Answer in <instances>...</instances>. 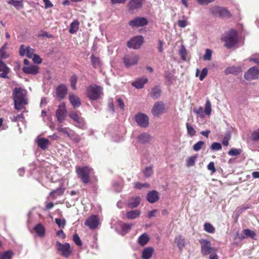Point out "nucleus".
Instances as JSON below:
<instances>
[{
  "label": "nucleus",
  "mask_w": 259,
  "mask_h": 259,
  "mask_svg": "<svg viewBox=\"0 0 259 259\" xmlns=\"http://www.w3.org/2000/svg\"><path fill=\"white\" fill-rule=\"evenodd\" d=\"M13 97L15 108L16 110H21L28 104L26 98V91L21 88H16L14 89L13 92Z\"/></svg>",
  "instance_id": "1"
},
{
  "label": "nucleus",
  "mask_w": 259,
  "mask_h": 259,
  "mask_svg": "<svg viewBox=\"0 0 259 259\" xmlns=\"http://www.w3.org/2000/svg\"><path fill=\"white\" fill-rule=\"evenodd\" d=\"M8 46V44L6 42L0 48V77L3 78H8V75L10 72V69L3 61L10 56L7 51Z\"/></svg>",
  "instance_id": "2"
},
{
  "label": "nucleus",
  "mask_w": 259,
  "mask_h": 259,
  "mask_svg": "<svg viewBox=\"0 0 259 259\" xmlns=\"http://www.w3.org/2000/svg\"><path fill=\"white\" fill-rule=\"evenodd\" d=\"M85 94L90 101H97L104 94L103 88L96 84H92L87 88Z\"/></svg>",
  "instance_id": "3"
},
{
  "label": "nucleus",
  "mask_w": 259,
  "mask_h": 259,
  "mask_svg": "<svg viewBox=\"0 0 259 259\" xmlns=\"http://www.w3.org/2000/svg\"><path fill=\"white\" fill-rule=\"evenodd\" d=\"M222 40L225 42L224 46L230 49L234 47L238 42V37L237 32L233 29L225 33L222 37Z\"/></svg>",
  "instance_id": "4"
},
{
  "label": "nucleus",
  "mask_w": 259,
  "mask_h": 259,
  "mask_svg": "<svg viewBox=\"0 0 259 259\" xmlns=\"http://www.w3.org/2000/svg\"><path fill=\"white\" fill-rule=\"evenodd\" d=\"M92 168L88 166H78L76 169V172L82 183L85 184L89 183L90 181V173L91 172Z\"/></svg>",
  "instance_id": "5"
},
{
  "label": "nucleus",
  "mask_w": 259,
  "mask_h": 259,
  "mask_svg": "<svg viewBox=\"0 0 259 259\" xmlns=\"http://www.w3.org/2000/svg\"><path fill=\"white\" fill-rule=\"evenodd\" d=\"M57 131L64 135H66L73 143H78L80 141V138L74 131L68 127H63L59 125L57 127Z\"/></svg>",
  "instance_id": "6"
},
{
  "label": "nucleus",
  "mask_w": 259,
  "mask_h": 259,
  "mask_svg": "<svg viewBox=\"0 0 259 259\" xmlns=\"http://www.w3.org/2000/svg\"><path fill=\"white\" fill-rule=\"evenodd\" d=\"M201 245V252L203 255L210 254L214 252H217V249L211 247V243L209 241L205 239H201L199 241Z\"/></svg>",
  "instance_id": "7"
},
{
  "label": "nucleus",
  "mask_w": 259,
  "mask_h": 259,
  "mask_svg": "<svg viewBox=\"0 0 259 259\" xmlns=\"http://www.w3.org/2000/svg\"><path fill=\"white\" fill-rule=\"evenodd\" d=\"M140 59L139 55L135 54H130L123 58V62L126 67H130L136 65Z\"/></svg>",
  "instance_id": "8"
},
{
  "label": "nucleus",
  "mask_w": 259,
  "mask_h": 259,
  "mask_svg": "<svg viewBox=\"0 0 259 259\" xmlns=\"http://www.w3.org/2000/svg\"><path fill=\"white\" fill-rule=\"evenodd\" d=\"M69 116L75 122L74 125L80 128H83L85 126V122L83 117L80 116L78 111L71 112Z\"/></svg>",
  "instance_id": "9"
},
{
  "label": "nucleus",
  "mask_w": 259,
  "mask_h": 259,
  "mask_svg": "<svg viewBox=\"0 0 259 259\" xmlns=\"http://www.w3.org/2000/svg\"><path fill=\"white\" fill-rule=\"evenodd\" d=\"M67 110L64 103L60 104L56 111L55 115L59 123H62L65 119Z\"/></svg>",
  "instance_id": "10"
},
{
  "label": "nucleus",
  "mask_w": 259,
  "mask_h": 259,
  "mask_svg": "<svg viewBox=\"0 0 259 259\" xmlns=\"http://www.w3.org/2000/svg\"><path fill=\"white\" fill-rule=\"evenodd\" d=\"M57 250L61 253V255L65 257H68L72 252L70 249V246L68 243L62 244L59 241L56 242Z\"/></svg>",
  "instance_id": "11"
},
{
  "label": "nucleus",
  "mask_w": 259,
  "mask_h": 259,
  "mask_svg": "<svg viewBox=\"0 0 259 259\" xmlns=\"http://www.w3.org/2000/svg\"><path fill=\"white\" fill-rule=\"evenodd\" d=\"M144 42V38L142 35H138L131 38L127 42L129 48L134 49H139Z\"/></svg>",
  "instance_id": "12"
},
{
  "label": "nucleus",
  "mask_w": 259,
  "mask_h": 259,
  "mask_svg": "<svg viewBox=\"0 0 259 259\" xmlns=\"http://www.w3.org/2000/svg\"><path fill=\"white\" fill-rule=\"evenodd\" d=\"M148 21L145 17H137L128 22V24L132 27L138 28L146 26L148 24Z\"/></svg>",
  "instance_id": "13"
},
{
  "label": "nucleus",
  "mask_w": 259,
  "mask_h": 259,
  "mask_svg": "<svg viewBox=\"0 0 259 259\" xmlns=\"http://www.w3.org/2000/svg\"><path fill=\"white\" fill-rule=\"evenodd\" d=\"M258 68L254 66L249 69L244 74V77L246 80H250L257 79L258 77Z\"/></svg>",
  "instance_id": "14"
},
{
  "label": "nucleus",
  "mask_w": 259,
  "mask_h": 259,
  "mask_svg": "<svg viewBox=\"0 0 259 259\" xmlns=\"http://www.w3.org/2000/svg\"><path fill=\"white\" fill-rule=\"evenodd\" d=\"M135 120L138 124L141 127H146L149 124V118L148 116L145 114H138L135 116Z\"/></svg>",
  "instance_id": "15"
},
{
  "label": "nucleus",
  "mask_w": 259,
  "mask_h": 259,
  "mask_svg": "<svg viewBox=\"0 0 259 259\" xmlns=\"http://www.w3.org/2000/svg\"><path fill=\"white\" fill-rule=\"evenodd\" d=\"M164 104L160 101L156 102L152 109L151 112L153 116H158L164 112Z\"/></svg>",
  "instance_id": "16"
},
{
  "label": "nucleus",
  "mask_w": 259,
  "mask_h": 259,
  "mask_svg": "<svg viewBox=\"0 0 259 259\" xmlns=\"http://www.w3.org/2000/svg\"><path fill=\"white\" fill-rule=\"evenodd\" d=\"M19 54L21 56H26L29 58H31L34 54V50L29 46L25 47L22 45L20 47Z\"/></svg>",
  "instance_id": "17"
},
{
  "label": "nucleus",
  "mask_w": 259,
  "mask_h": 259,
  "mask_svg": "<svg viewBox=\"0 0 259 259\" xmlns=\"http://www.w3.org/2000/svg\"><path fill=\"white\" fill-rule=\"evenodd\" d=\"M144 0H130L127 5L128 11L133 13L135 10L141 8L143 4Z\"/></svg>",
  "instance_id": "18"
},
{
  "label": "nucleus",
  "mask_w": 259,
  "mask_h": 259,
  "mask_svg": "<svg viewBox=\"0 0 259 259\" xmlns=\"http://www.w3.org/2000/svg\"><path fill=\"white\" fill-rule=\"evenodd\" d=\"M85 225L91 229L94 230L97 228L99 222L98 217L96 215H92L85 221Z\"/></svg>",
  "instance_id": "19"
},
{
  "label": "nucleus",
  "mask_w": 259,
  "mask_h": 259,
  "mask_svg": "<svg viewBox=\"0 0 259 259\" xmlns=\"http://www.w3.org/2000/svg\"><path fill=\"white\" fill-rule=\"evenodd\" d=\"M68 89L65 84H60L56 89V95L59 100L63 99L66 96Z\"/></svg>",
  "instance_id": "20"
},
{
  "label": "nucleus",
  "mask_w": 259,
  "mask_h": 259,
  "mask_svg": "<svg viewBox=\"0 0 259 259\" xmlns=\"http://www.w3.org/2000/svg\"><path fill=\"white\" fill-rule=\"evenodd\" d=\"M22 71L27 74L36 75L39 72V67L34 65H30L28 66H24Z\"/></svg>",
  "instance_id": "21"
},
{
  "label": "nucleus",
  "mask_w": 259,
  "mask_h": 259,
  "mask_svg": "<svg viewBox=\"0 0 259 259\" xmlns=\"http://www.w3.org/2000/svg\"><path fill=\"white\" fill-rule=\"evenodd\" d=\"M69 100L74 108H78L81 104L80 98L73 94H69Z\"/></svg>",
  "instance_id": "22"
},
{
  "label": "nucleus",
  "mask_w": 259,
  "mask_h": 259,
  "mask_svg": "<svg viewBox=\"0 0 259 259\" xmlns=\"http://www.w3.org/2000/svg\"><path fill=\"white\" fill-rule=\"evenodd\" d=\"M141 198L139 196H135L131 198L127 202V206L130 208H134L140 204Z\"/></svg>",
  "instance_id": "23"
},
{
  "label": "nucleus",
  "mask_w": 259,
  "mask_h": 259,
  "mask_svg": "<svg viewBox=\"0 0 259 259\" xmlns=\"http://www.w3.org/2000/svg\"><path fill=\"white\" fill-rule=\"evenodd\" d=\"M152 139L151 137L147 133H142L139 135L137 137L138 142L142 144L149 143Z\"/></svg>",
  "instance_id": "24"
},
{
  "label": "nucleus",
  "mask_w": 259,
  "mask_h": 259,
  "mask_svg": "<svg viewBox=\"0 0 259 259\" xmlns=\"http://www.w3.org/2000/svg\"><path fill=\"white\" fill-rule=\"evenodd\" d=\"M147 200L151 203L157 201L159 200L158 193L155 190L149 192L147 195Z\"/></svg>",
  "instance_id": "25"
},
{
  "label": "nucleus",
  "mask_w": 259,
  "mask_h": 259,
  "mask_svg": "<svg viewBox=\"0 0 259 259\" xmlns=\"http://www.w3.org/2000/svg\"><path fill=\"white\" fill-rule=\"evenodd\" d=\"M242 70L240 67L230 66L226 68L225 70V74L226 75L230 74L237 75Z\"/></svg>",
  "instance_id": "26"
},
{
  "label": "nucleus",
  "mask_w": 259,
  "mask_h": 259,
  "mask_svg": "<svg viewBox=\"0 0 259 259\" xmlns=\"http://www.w3.org/2000/svg\"><path fill=\"white\" fill-rule=\"evenodd\" d=\"M141 213V212L140 210H133L126 212V217L128 220H134L139 217Z\"/></svg>",
  "instance_id": "27"
},
{
  "label": "nucleus",
  "mask_w": 259,
  "mask_h": 259,
  "mask_svg": "<svg viewBox=\"0 0 259 259\" xmlns=\"http://www.w3.org/2000/svg\"><path fill=\"white\" fill-rule=\"evenodd\" d=\"M148 81L147 78H139L134 82H132V85L135 87L137 89H142L143 88L144 85Z\"/></svg>",
  "instance_id": "28"
},
{
  "label": "nucleus",
  "mask_w": 259,
  "mask_h": 259,
  "mask_svg": "<svg viewBox=\"0 0 259 259\" xmlns=\"http://www.w3.org/2000/svg\"><path fill=\"white\" fill-rule=\"evenodd\" d=\"M33 229L39 237H42L45 236L46 233V229L44 226L41 224H37L34 227Z\"/></svg>",
  "instance_id": "29"
},
{
  "label": "nucleus",
  "mask_w": 259,
  "mask_h": 259,
  "mask_svg": "<svg viewBox=\"0 0 259 259\" xmlns=\"http://www.w3.org/2000/svg\"><path fill=\"white\" fill-rule=\"evenodd\" d=\"M65 189L62 187H60L56 190L52 191L50 193V196H52L53 199L56 198L57 196H62L64 193Z\"/></svg>",
  "instance_id": "30"
},
{
  "label": "nucleus",
  "mask_w": 259,
  "mask_h": 259,
  "mask_svg": "<svg viewBox=\"0 0 259 259\" xmlns=\"http://www.w3.org/2000/svg\"><path fill=\"white\" fill-rule=\"evenodd\" d=\"M37 144L38 146L41 149H46L50 144V141L44 138H41L37 140Z\"/></svg>",
  "instance_id": "31"
},
{
  "label": "nucleus",
  "mask_w": 259,
  "mask_h": 259,
  "mask_svg": "<svg viewBox=\"0 0 259 259\" xmlns=\"http://www.w3.org/2000/svg\"><path fill=\"white\" fill-rule=\"evenodd\" d=\"M161 90L159 87L156 86L152 88L150 96L153 99H157L160 96Z\"/></svg>",
  "instance_id": "32"
},
{
  "label": "nucleus",
  "mask_w": 259,
  "mask_h": 259,
  "mask_svg": "<svg viewBox=\"0 0 259 259\" xmlns=\"http://www.w3.org/2000/svg\"><path fill=\"white\" fill-rule=\"evenodd\" d=\"M153 251V248L150 247L145 248L142 252L143 259H150L152 256Z\"/></svg>",
  "instance_id": "33"
},
{
  "label": "nucleus",
  "mask_w": 259,
  "mask_h": 259,
  "mask_svg": "<svg viewBox=\"0 0 259 259\" xmlns=\"http://www.w3.org/2000/svg\"><path fill=\"white\" fill-rule=\"evenodd\" d=\"M149 237L147 234L143 233L138 238V243L142 246H145L149 241Z\"/></svg>",
  "instance_id": "34"
},
{
  "label": "nucleus",
  "mask_w": 259,
  "mask_h": 259,
  "mask_svg": "<svg viewBox=\"0 0 259 259\" xmlns=\"http://www.w3.org/2000/svg\"><path fill=\"white\" fill-rule=\"evenodd\" d=\"M91 61L94 68H99L101 66V62L99 57H95L94 55L91 56Z\"/></svg>",
  "instance_id": "35"
},
{
  "label": "nucleus",
  "mask_w": 259,
  "mask_h": 259,
  "mask_svg": "<svg viewBox=\"0 0 259 259\" xmlns=\"http://www.w3.org/2000/svg\"><path fill=\"white\" fill-rule=\"evenodd\" d=\"M175 241L180 250H182L186 244L185 239L182 236L180 235L175 238Z\"/></svg>",
  "instance_id": "36"
},
{
  "label": "nucleus",
  "mask_w": 259,
  "mask_h": 259,
  "mask_svg": "<svg viewBox=\"0 0 259 259\" xmlns=\"http://www.w3.org/2000/svg\"><path fill=\"white\" fill-rule=\"evenodd\" d=\"M8 3L13 6L17 9L23 8V1L22 0H9Z\"/></svg>",
  "instance_id": "37"
},
{
  "label": "nucleus",
  "mask_w": 259,
  "mask_h": 259,
  "mask_svg": "<svg viewBox=\"0 0 259 259\" xmlns=\"http://www.w3.org/2000/svg\"><path fill=\"white\" fill-rule=\"evenodd\" d=\"M79 23L77 20H74L70 24L69 32L71 34L75 33L78 29Z\"/></svg>",
  "instance_id": "38"
},
{
  "label": "nucleus",
  "mask_w": 259,
  "mask_h": 259,
  "mask_svg": "<svg viewBox=\"0 0 259 259\" xmlns=\"http://www.w3.org/2000/svg\"><path fill=\"white\" fill-rule=\"evenodd\" d=\"M243 233L245 236L240 237V239H244L246 237H251L252 238H253L256 236V233L254 231L249 229H246L243 230Z\"/></svg>",
  "instance_id": "39"
},
{
  "label": "nucleus",
  "mask_w": 259,
  "mask_h": 259,
  "mask_svg": "<svg viewBox=\"0 0 259 259\" xmlns=\"http://www.w3.org/2000/svg\"><path fill=\"white\" fill-rule=\"evenodd\" d=\"M14 255L12 250H9L4 252L0 253V259H12Z\"/></svg>",
  "instance_id": "40"
},
{
  "label": "nucleus",
  "mask_w": 259,
  "mask_h": 259,
  "mask_svg": "<svg viewBox=\"0 0 259 259\" xmlns=\"http://www.w3.org/2000/svg\"><path fill=\"white\" fill-rule=\"evenodd\" d=\"M78 77L76 74L72 75L70 78V86L74 90L76 89V83L77 82Z\"/></svg>",
  "instance_id": "41"
},
{
  "label": "nucleus",
  "mask_w": 259,
  "mask_h": 259,
  "mask_svg": "<svg viewBox=\"0 0 259 259\" xmlns=\"http://www.w3.org/2000/svg\"><path fill=\"white\" fill-rule=\"evenodd\" d=\"M204 230L209 233H213L215 232L214 227L210 223H206L204 225Z\"/></svg>",
  "instance_id": "42"
},
{
  "label": "nucleus",
  "mask_w": 259,
  "mask_h": 259,
  "mask_svg": "<svg viewBox=\"0 0 259 259\" xmlns=\"http://www.w3.org/2000/svg\"><path fill=\"white\" fill-rule=\"evenodd\" d=\"M231 16L230 13L226 8L221 7L220 11L219 17H230Z\"/></svg>",
  "instance_id": "43"
},
{
  "label": "nucleus",
  "mask_w": 259,
  "mask_h": 259,
  "mask_svg": "<svg viewBox=\"0 0 259 259\" xmlns=\"http://www.w3.org/2000/svg\"><path fill=\"white\" fill-rule=\"evenodd\" d=\"M197 158L196 156H192L188 158L187 160L186 165L187 167H191L194 165L196 160Z\"/></svg>",
  "instance_id": "44"
},
{
  "label": "nucleus",
  "mask_w": 259,
  "mask_h": 259,
  "mask_svg": "<svg viewBox=\"0 0 259 259\" xmlns=\"http://www.w3.org/2000/svg\"><path fill=\"white\" fill-rule=\"evenodd\" d=\"M204 112L207 115L209 116L210 115L211 112V103L208 99L207 100L206 102L205 110Z\"/></svg>",
  "instance_id": "45"
},
{
  "label": "nucleus",
  "mask_w": 259,
  "mask_h": 259,
  "mask_svg": "<svg viewBox=\"0 0 259 259\" xmlns=\"http://www.w3.org/2000/svg\"><path fill=\"white\" fill-rule=\"evenodd\" d=\"M153 173V167L151 166L146 167L143 171V174L146 177H150Z\"/></svg>",
  "instance_id": "46"
},
{
  "label": "nucleus",
  "mask_w": 259,
  "mask_h": 259,
  "mask_svg": "<svg viewBox=\"0 0 259 259\" xmlns=\"http://www.w3.org/2000/svg\"><path fill=\"white\" fill-rule=\"evenodd\" d=\"M186 127L187 130V133L189 135L192 137L196 134V131L194 130L193 127L190 125L189 123H186Z\"/></svg>",
  "instance_id": "47"
},
{
  "label": "nucleus",
  "mask_w": 259,
  "mask_h": 259,
  "mask_svg": "<svg viewBox=\"0 0 259 259\" xmlns=\"http://www.w3.org/2000/svg\"><path fill=\"white\" fill-rule=\"evenodd\" d=\"M242 150L240 149H231L228 152V154L230 156H237L241 154Z\"/></svg>",
  "instance_id": "48"
},
{
  "label": "nucleus",
  "mask_w": 259,
  "mask_h": 259,
  "mask_svg": "<svg viewBox=\"0 0 259 259\" xmlns=\"http://www.w3.org/2000/svg\"><path fill=\"white\" fill-rule=\"evenodd\" d=\"M73 240L77 246H81L82 245V241L77 234H74L73 235Z\"/></svg>",
  "instance_id": "49"
},
{
  "label": "nucleus",
  "mask_w": 259,
  "mask_h": 259,
  "mask_svg": "<svg viewBox=\"0 0 259 259\" xmlns=\"http://www.w3.org/2000/svg\"><path fill=\"white\" fill-rule=\"evenodd\" d=\"M221 8V7L219 6H214L212 7L210 9V13L213 15L219 16Z\"/></svg>",
  "instance_id": "50"
},
{
  "label": "nucleus",
  "mask_w": 259,
  "mask_h": 259,
  "mask_svg": "<svg viewBox=\"0 0 259 259\" xmlns=\"http://www.w3.org/2000/svg\"><path fill=\"white\" fill-rule=\"evenodd\" d=\"M55 223L60 228H64L66 225V221L65 219L61 220L60 219H56Z\"/></svg>",
  "instance_id": "51"
},
{
  "label": "nucleus",
  "mask_w": 259,
  "mask_h": 259,
  "mask_svg": "<svg viewBox=\"0 0 259 259\" xmlns=\"http://www.w3.org/2000/svg\"><path fill=\"white\" fill-rule=\"evenodd\" d=\"M204 145V142L203 141H199L195 144L193 146V150L195 151H199Z\"/></svg>",
  "instance_id": "52"
},
{
  "label": "nucleus",
  "mask_w": 259,
  "mask_h": 259,
  "mask_svg": "<svg viewBox=\"0 0 259 259\" xmlns=\"http://www.w3.org/2000/svg\"><path fill=\"white\" fill-rule=\"evenodd\" d=\"M211 55L212 51L210 49H206L203 56V59L205 61H209L211 58Z\"/></svg>",
  "instance_id": "53"
},
{
  "label": "nucleus",
  "mask_w": 259,
  "mask_h": 259,
  "mask_svg": "<svg viewBox=\"0 0 259 259\" xmlns=\"http://www.w3.org/2000/svg\"><path fill=\"white\" fill-rule=\"evenodd\" d=\"M208 73V70L206 68H204L202 69L200 75L199 76V79L201 81H202L205 77L206 76Z\"/></svg>",
  "instance_id": "54"
},
{
  "label": "nucleus",
  "mask_w": 259,
  "mask_h": 259,
  "mask_svg": "<svg viewBox=\"0 0 259 259\" xmlns=\"http://www.w3.org/2000/svg\"><path fill=\"white\" fill-rule=\"evenodd\" d=\"M222 148L221 144L218 142L213 143L211 146V149L213 150H220Z\"/></svg>",
  "instance_id": "55"
},
{
  "label": "nucleus",
  "mask_w": 259,
  "mask_h": 259,
  "mask_svg": "<svg viewBox=\"0 0 259 259\" xmlns=\"http://www.w3.org/2000/svg\"><path fill=\"white\" fill-rule=\"evenodd\" d=\"M31 58L32 59L33 62L35 63L40 64L42 62V59L40 56L35 54H34L33 56H32V58Z\"/></svg>",
  "instance_id": "56"
},
{
  "label": "nucleus",
  "mask_w": 259,
  "mask_h": 259,
  "mask_svg": "<svg viewBox=\"0 0 259 259\" xmlns=\"http://www.w3.org/2000/svg\"><path fill=\"white\" fill-rule=\"evenodd\" d=\"M132 226H133V224H128V223L124 224L122 226V230L123 231L128 232L131 229Z\"/></svg>",
  "instance_id": "57"
},
{
  "label": "nucleus",
  "mask_w": 259,
  "mask_h": 259,
  "mask_svg": "<svg viewBox=\"0 0 259 259\" xmlns=\"http://www.w3.org/2000/svg\"><path fill=\"white\" fill-rule=\"evenodd\" d=\"M207 168L208 170H210L211 171V174H214L216 171V169L214 166V164L213 162H210L208 165H207Z\"/></svg>",
  "instance_id": "58"
},
{
  "label": "nucleus",
  "mask_w": 259,
  "mask_h": 259,
  "mask_svg": "<svg viewBox=\"0 0 259 259\" xmlns=\"http://www.w3.org/2000/svg\"><path fill=\"white\" fill-rule=\"evenodd\" d=\"M215 0H196L197 2L200 5H206L209 3H212Z\"/></svg>",
  "instance_id": "59"
},
{
  "label": "nucleus",
  "mask_w": 259,
  "mask_h": 259,
  "mask_svg": "<svg viewBox=\"0 0 259 259\" xmlns=\"http://www.w3.org/2000/svg\"><path fill=\"white\" fill-rule=\"evenodd\" d=\"M252 138L254 141L259 140V128L253 132L252 134Z\"/></svg>",
  "instance_id": "60"
},
{
  "label": "nucleus",
  "mask_w": 259,
  "mask_h": 259,
  "mask_svg": "<svg viewBox=\"0 0 259 259\" xmlns=\"http://www.w3.org/2000/svg\"><path fill=\"white\" fill-rule=\"evenodd\" d=\"M116 101L118 104V107L122 110L124 109V104L122 101V100L120 98H117L116 99Z\"/></svg>",
  "instance_id": "61"
},
{
  "label": "nucleus",
  "mask_w": 259,
  "mask_h": 259,
  "mask_svg": "<svg viewBox=\"0 0 259 259\" xmlns=\"http://www.w3.org/2000/svg\"><path fill=\"white\" fill-rule=\"evenodd\" d=\"M178 25L181 28H184L187 25V21L186 20H179L178 21Z\"/></svg>",
  "instance_id": "62"
},
{
  "label": "nucleus",
  "mask_w": 259,
  "mask_h": 259,
  "mask_svg": "<svg viewBox=\"0 0 259 259\" xmlns=\"http://www.w3.org/2000/svg\"><path fill=\"white\" fill-rule=\"evenodd\" d=\"M157 211L158 210L156 209H153L152 210L149 211L147 215L148 218L150 219L152 217H154L155 216V214L157 212Z\"/></svg>",
  "instance_id": "63"
},
{
  "label": "nucleus",
  "mask_w": 259,
  "mask_h": 259,
  "mask_svg": "<svg viewBox=\"0 0 259 259\" xmlns=\"http://www.w3.org/2000/svg\"><path fill=\"white\" fill-rule=\"evenodd\" d=\"M43 2L45 3L46 8H52L53 7V4L50 1V0H43Z\"/></svg>",
  "instance_id": "64"
}]
</instances>
